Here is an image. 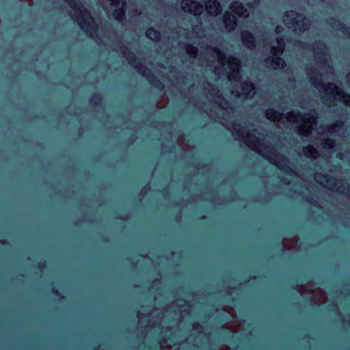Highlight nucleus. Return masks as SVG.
<instances>
[{
  "label": "nucleus",
  "mask_w": 350,
  "mask_h": 350,
  "mask_svg": "<svg viewBox=\"0 0 350 350\" xmlns=\"http://www.w3.org/2000/svg\"><path fill=\"white\" fill-rule=\"evenodd\" d=\"M113 16L116 20L122 21L126 17V1L124 0L120 8H117L113 12Z\"/></svg>",
  "instance_id": "obj_14"
},
{
  "label": "nucleus",
  "mask_w": 350,
  "mask_h": 350,
  "mask_svg": "<svg viewBox=\"0 0 350 350\" xmlns=\"http://www.w3.org/2000/svg\"><path fill=\"white\" fill-rule=\"evenodd\" d=\"M241 40L243 44L248 49H253L256 46V39L249 31L245 30L241 31Z\"/></svg>",
  "instance_id": "obj_8"
},
{
  "label": "nucleus",
  "mask_w": 350,
  "mask_h": 350,
  "mask_svg": "<svg viewBox=\"0 0 350 350\" xmlns=\"http://www.w3.org/2000/svg\"><path fill=\"white\" fill-rule=\"evenodd\" d=\"M208 48L217 56L218 60L220 63H223L226 59L225 54L217 46H208Z\"/></svg>",
  "instance_id": "obj_18"
},
{
  "label": "nucleus",
  "mask_w": 350,
  "mask_h": 350,
  "mask_svg": "<svg viewBox=\"0 0 350 350\" xmlns=\"http://www.w3.org/2000/svg\"><path fill=\"white\" fill-rule=\"evenodd\" d=\"M324 53L321 51V52H317L316 53V59L317 60H321L323 56Z\"/></svg>",
  "instance_id": "obj_34"
},
{
  "label": "nucleus",
  "mask_w": 350,
  "mask_h": 350,
  "mask_svg": "<svg viewBox=\"0 0 350 350\" xmlns=\"http://www.w3.org/2000/svg\"><path fill=\"white\" fill-rule=\"evenodd\" d=\"M315 49L323 51L326 49L325 44L322 40H317L314 43Z\"/></svg>",
  "instance_id": "obj_30"
},
{
  "label": "nucleus",
  "mask_w": 350,
  "mask_h": 350,
  "mask_svg": "<svg viewBox=\"0 0 350 350\" xmlns=\"http://www.w3.org/2000/svg\"><path fill=\"white\" fill-rule=\"evenodd\" d=\"M278 246H281L282 248H281V252H284L285 251V247L284 245L282 244V243H280L278 244Z\"/></svg>",
  "instance_id": "obj_38"
},
{
  "label": "nucleus",
  "mask_w": 350,
  "mask_h": 350,
  "mask_svg": "<svg viewBox=\"0 0 350 350\" xmlns=\"http://www.w3.org/2000/svg\"><path fill=\"white\" fill-rule=\"evenodd\" d=\"M349 324H350V321H349Z\"/></svg>",
  "instance_id": "obj_48"
},
{
  "label": "nucleus",
  "mask_w": 350,
  "mask_h": 350,
  "mask_svg": "<svg viewBox=\"0 0 350 350\" xmlns=\"http://www.w3.org/2000/svg\"><path fill=\"white\" fill-rule=\"evenodd\" d=\"M283 16L289 20L288 24L295 27V30H298L301 33L304 32L311 25L309 18L295 10L285 12Z\"/></svg>",
  "instance_id": "obj_6"
},
{
  "label": "nucleus",
  "mask_w": 350,
  "mask_h": 350,
  "mask_svg": "<svg viewBox=\"0 0 350 350\" xmlns=\"http://www.w3.org/2000/svg\"><path fill=\"white\" fill-rule=\"evenodd\" d=\"M254 89H255L254 85L252 82L245 81L243 83L242 90L244 92H245L246 94L250 92V90H254Z\"/></svg>",
  "instance_id": "obj_27"
},
{
  "label": "nucleus",
  "mask_w": 350,
  "mask_h": 350,
  "mask_svg": "<svg viewBox=\"0 0 350 350\" xmlns=\"http://www.w3.org/2000/svg\"><path fill=\"white\" fill-rule=\"evenodd\" d=\"M206 10L212 16H217L221 12V5L217 0H209L206 3Z\"/></svg>",
  "instance_id": "obj_10"
},
{
  "label": "nucleus",
  "mask_w": 350,
  "mask_h": 350,
  "mask_svg": "<svg viewBox=\"0 0 350 350\" xmlns=\"http://www.w3.org/2000/svg\"><path fill=\"white\" fill-rule=\"evenodd\" d=\"M220 330H221V337L223 338L222 340H221L220 338H219V340L220 341H223L224 342L225 341V338H230V337H232V334H230V332L227 329V328L226 327H224V325L220 327Z\"/></svg>",
  "instance_id": "obj_26"
},
{
  "label": "nucleus",
  "mask_w": 350,
  "mask_h": 350,
  "mask_svg": "<svg viewBox=\"0 0 350 350\" xmlns=\"http://www.w3.org/2000/svg\"><path fill=\"white\" fill-rule=\"evenodd\" d=\"M44 264V263H42V264H41V263H38V265H37V267H42Z\"/></svg>",
  "instance_id": "obj_45"
},
{
  "label": "nucleus",
  "mask_w": 350,
  "mask_h": 350,
  "mask_svg": "<svg viewBox=\"0 0 350 350\" xmlns=\"http://www.w3.org/2000/svg\"><path fill=\"white\" fill-rule=\"evenodd\" d=\"M75 12L79 13L80 16L78 17L77 22L81 29L86 32L90 33L92 36L96 35L98 26L94 23V20L90 12L86 10L81 2L79 0H64Z\"/></svg>",
  "instance_id": "obj_2"
},
{
  "label": "nucleus",
  "mask_w": 350,
  "mask_h": 350,
  "mask_svg": "<svg viewBox=\"0 0 350 350\" xmlns=\"http://www.w3.org/2000/svg\"><path fill=\"white\" fill-rule=\"evenodd\" d=\"M189 2L191 4H193L196 5V8H202V5L200 4L199 2L193 0H186V2H183V10L185 12H190L191 13V10L190 5L189 4Z\"/></svg>",
  "instance_id": "obj_23"
},
{
  "label": "nucleus",
  "mask_w": 350,
  "mask_h": 350,
  "mask_svg": "<svg viewBox=\"0 0 350 350\" xmlns=\"http://www.w3.org/2000/svg\"><path fill=\"white\" fill-rule=\"evenodd\" d=\"M89 103L93 105H99L103 103V96L100 93H94L89 99Z\"/></svg>",
  "instance_id": "obj_21"
},
{
  "label": "nucleus",
  "mask_w": 350,
  "mask_h": 350,
  "mask_svg": "<svg viewBox=\"0 0 350 350\" xmlns=\"http://www.w3.org/2000/svg\"><path fill=\"white\" fill-rule=\"evenodd\" d=\"M273 154L275 157H278L280 161V162H278L276 163L277 167L279 170L284 171V172H286L287 174L293 172L292 168L287 164L288 159L284 155L280 154L278 153L275 154L273 152Z\"/></svg>",
  "instance_id": "obj_12"
},
{
  "label": "nucleus",
  "mask_w": 350,
  "mask_h": 350,
  "mask_svg": "<svg viewBox=\"0 0 350 350\" xmlns=\"http://www.w3.org/2000/svg\"><path fill=\"white\" fill-rule=\"evenodd\" d=\"M230 8L239 16H241L243 13L247 12L246 9L240 2H235L234 4H232Z\"/></svg>",
  "instance_id": "obj_17"
},
{
  "label": "nucleus",
  "mask_w": 350,
  "mask_h": 350,
  "mask_svg": "<svg viewBox=\"0 0 350 350\" xmlns=\"http://www.w3.org/2000/svg\"><path fill=\"white\" fill-rule=\"evenodd\" d=\"M234 299H228V303L229 304H232L233 302Z\"/></svg>",
  "instance_id": "obj_44"
},
{
  "label": "nucleus",
  "mask_w": 350,
  "mask_h": 350,
  "mask_svg": "<svg viewBox=\"0 0 350 350\" xmlns=\"http://www.w3.org/2000/svg\"><path fill=\"white\" fill-rule=\"evenodd\" d=\"M52 291H53V293H55L56 295H57V296H60V297H61V298H62V299H64V298L63 296H62V295H61V294L59 293V291H58L57 289L53 288Z\"/></svg>",
  "instance_id": "obj_36"
},
{
  "label": "nucleus",
  "mask_w": 350,
  "mask_h": 350,
  "mask_svg": "<svg viewBox=\"0 0 350 350\" xmlns=\"http://www.w3.org/2000/svg\"><path fill=\"white\" fill-rule=\"evenodd\" d=\"M317 118V114L314 109L302 115L299 111H290L287 113V120L290 122H299V120H304V124L301 126L297 128L298 132L301 134V130L304 128H308V133H311V126H308V124H314L316 122Z\"/></svg>",
  "instance_id": "obj_4"
},
{
  "label": "nucleus",
  "mask_w": 350,
  "mask_h": 350,
  "mask_svg": "<svg viewBox=\"0 0 350 350\" xmlns=\"http://www.w3.org/2000/svg\"><path fill=\"white\" fill-rule=\"evenodd\" d=\"M247 136L248 137H252V139L249 140V144L252 145V149L255 152L260 153V152H258L256 149L253 148V146H256V144L258 142V138L254 135H250V134H248V133L247 134Z\"/></svg>",
  "instance_id": "obj_28"
},
{
  "label": "nucleus",
  "mask_w": 350,
  "mask_h": 350,
  "mask_svg": "<svg viewBox=\"0 0 350 350\" xmlns=\"http://www.w3.org/2000/svg\"><path fill=\"white\" fill-rule=\"evenodd\" d=\"M321 145L325 149L332 150L336 146V140L330 137L326 138L322 140Z\"/></svg>",
  "instance_id": "obj_20"
},
{
  "label": "nucleus",
  "mask_w": 350,
  "mask_h": 350,
  "mask_svg": "<svg viewBox=\"0 0 350 350\" xmlns=\"http://www.w3.org/2000/svg\"><path fill=\"white\" fill-rule=\"evenodd\" d=\"M228 64L230 66H235L236 68H233L232 72L228 75V80L232 81L236 79L239 73V68L241 67L240 60L234 56H230L228 58Z\"/></svg>",
  "instance_id": "obj_11"
},
{
  "label": "nucleus",
  "mask_w": 350,
  "mask_h": 350,
  "mask_svg": "<svg viewBox=\"0 0 350 350\" xmlns=\"http://www.w3.org/2000/svg\"><path fill=\"white\" fill-rule=\"evenodd\" d=\"M292 288L295 289V290H297V291H299V290L297 289V286H292Z\"/></svg>",
  "instance_id": "obj_46"
},
{
  "label": "nucleus",
  "mask_w": 350,
  "mask_h": 350,
  "mask_svg": "<svg viewBox=\"0 0 350 350\" xmlns=\"http://www.w3.org/2000/svg\"><path fill=\"white\" fill-rule=\"evenodd\" d=\"M185 49L191 56L195 57L198 53V49L191 44H185Z\"/></svg>",
  "instance_id": "obj_24"
},
{
  "label": "nucleus",
  "mask_w": 350,
  "mask_h": 350,
  "mask_svg": "<svg viewBox=\"0 0 350 350\" xmlns=\"http://www.w3.org/2000/svg\"><path fill=\"white\" fill-rule=\"evenodd\" d=\"M217 97L221 100L220 107L222 109H226L228 112L233 111L234 107L228 100L225 99L221 94L218 95Z\"/></svg>",
  "instance_id": "obj_19"
},
{
  "label": "nucleus",
  "mask_w": 350,
  "mask_h": 350,
  "mask_svg": "<svg viewBox=\"0 0 350 350\" xmlns=\"http://www.w3.org/2000/svg\"><path fill=\"white\" fill-rule=\"evenodd\" d=\"M350 191V186L348 183H345L338 187V192L340 193H348Z\"/></svg>",
  "instance_id": "obj_29"
},
{
  "label": "nucleus",
  "mask_w": 350,
  "mask_h": 350,
  "mask_svg": "<svg viewBox=\"0 0 350 350\" xmlns=\"http://www.w3.org/2000/svg\"><path fill=\"white\" fill-rule=\"evenodd\" d=\"M310 70L314 73V75L310 78V81L317 89L321 90V89L323 88V93L327 96H338L342 98H350V94L344 92L336 84L329 83L326 85H324L322 83V75L319 70L312 68ZM329 99L331 100L330 96H329Z\"/></svg>",
  "instance_id": "obj_3"
},
{
  "label": "nucleus",
  "mask_w": 350,
  "mask_h": 350,
  "mask_svg": "<svg viewBox=\"0 0 350 350\" xmlns=\"http://www.w3.org/2000/svg\"><path fill=\"white\" fill-rule=\"evenodd\" d=\"M343 125L344 122L340 120H338L335 122L329 124L327 127V129L329 133H334L337 128L341 129Z\"/></svg>",
  "instance_id": "obj_22"
},
{
  "label": "nucleus",
  "mask_w": 350,
  "mask_h": 350,
  "mask_svg": "<svg viewBox=\"0 0 350 350\" xmlns=\"http://www.w3.org/2000/svg\"><path fill=\"white\" fill-rule=\"evenodd\" d=\"M207 84L208 86H210L211 88V92H212V94H215V92H218L219 90L217 88H216L213 85H212L211 83L207 82Z\"/></svg>",
  "instance_id": "obj_31"
},
{
  "label": "nucleus",
  "mask_w": 350,
  "mask_h": 350,
  "mask_svg": "<svg viewBox=\"0 0 350 350\" xmlns=\"http://www.w3.org/2000/svg\"><path fill=\"white\" fill-rule=\"evenodd\" d=\"M304 154L306 157H313L317 154V150L312 146H308L304 149Z\"/></svg>",
  "instance_id": "obj_25"
},
{
  "label": "nucleus",
  "mask_w": 350,
  "mask_h": 350,
  "mask_svg": "<svg viewBox=\"0 0 350 350\" xmlns=\"http://www.w3.org/2000/svg\"><path fill=\"white\" fill-rule=\"evenodd\" d=\"M0 244L2 245H10V243L5 239H2L0 241Z\"/></svg>",
  "instance_id": "obj_35"
},
{
  "label": "nucleus",
  "mask_w": 350,
  "mask_h": 350,
  "mask_svg": "<svg viewBox=\"0 0 350 350\" xmlns=\"http://www.w3.org/2000/svg\"><path fill=\"white\" fill-rule=\"evenodd\" d=\"M347 81L350 83V72L346 75Z\"/></svg>",
  "instance_id": "obj_41"
},
{
  "label": "nucleus",
  "mask_w": 350,
  "mask_h": 350,
  "mask_svg": "<svg viewBox=\"0 0 350 350\" xmlns=\"http://www.w3.org/2000/svg\"><path fill=\"white\" fill-rule=\"evenodd\" d=\"M223 22L225 27L229 31H233L237 25L236 16L229 12H226L223 15Z\"/></svg>",
  "instance_id": "obj_9"
},
{
  "label": "nucleus",
  "mask_w": 350,
  "mask_h": 350,
  "mask_svg": "<svg viewBox=\"0 0 350 350\" xmlns=\"http://www.w3.org/2000/svg\"><path fill=\"white\" fill-rule=\"evenodd\" d=\"M161 342H162L163 343H166V342H167V339H166L165 337H163V338H161Z\"/></svg>",
  "instance_id": "obj_43"
},
{
  "label": "nucleus",
  "mask_w": 350,
  "mask_h": 350,
  "mask_svg": "<svg viewBox=\"0 0 350 350\" xmlns=\"http://www.w3.org/2000/svg\"><path fill=\"white\" fill-rule=\"evenodd\" d=\"M149 189V187H144L142 189V193H146L148 191V190Z\"/></svg>",
  "instance_id": "obj_39"
},
{
  "label": "nucleus",
  "mask_w": 350,
  "mask_h": 350,
  "mask_svg": "<svg viewBox=\"0 0 350 350\" xmlns=\"http://www.w3.org/2000/svg\"><path fill=\"white\" fill-rule=\"evenodd\" d=\"M282 31H283V29H282V27H280V26H277V27H276V28H275V32H276L277 33H279L282 32Z\"/></svg>",
  "instance_id": "obj_37"
},
{
  "label": "nucleus",
  "mask_w": 350,
  "mask_h": 350,
  "mask_svg": "<svg viewBox=\"0 0 350 350\" xmlns=\"http://www.w3.org/2000/svg\"><path fill=\"white\" fill-rule=\"evenodd\" d=\"M234 126H235L234 127V129L235 131H237V127H236V126H239V127H241V126H242V125H241V124H235V123H234Z\"/></svg>",
  "instance_id": "obj_42"
},
{
  "label": "nucleus",
  "mask_w": 350,
  "mask_h": 350,
  "mask_svg": "<svg viewBox=\"0 0 350 350\" xmlns=\"http://www.w3.org/2000/svg\"><path fill=\"white\" fill-rule=\"evenodd\" d=\"M266 118L270 121H274L278 118H283L284 115L274 109L270 108L265 111Z\"/></svg>",
  "instance_id": "obj_15"
},
{
  "label": "nucleus",
  "mask_w": 350,
  "mask_h": 350,
  "mask_svg": "<svg viewBox=\"0 0 350 350\" xmlns=\"http://www.w3.org/2000/svg\"><path fill=\"white\" fill-rule=\"evenodd\" d=\"M146 36L152 40H159L161 33L154 27H149L146 31Z\"/></svg>",
  "instance_id": "obj_16"
},
{
  "label": "nucleus",
  "mask_w": 350,
  "mask_h": 350,
  "mask_svg": "<svg viewBox=\"0 0 350 350\" xmlns=\"http://www.w3.org/2000/svg\"><path fill=\"white\" fill-rule=\"evenodd\" d=\"M205 218H206V216H204V215H203V216H201V217H200V219H205Z\"/></svg>",
  "instance_id": "obj_47"
},
{
  "label": "nucleus",
  "mask_w": 350,
  "mask_h": 350,
  "mask_svg": "<svg viewBox=\"0 0 350 350\" xmlns=\"http://www.w3.org/2000/svg\"><path fill=\"white\" fill-rule=\"evenodd\" d=\"M121 48L122 49V55L128 60L129 64L133 66L135 65V68L137 70V72L144 77L150 84L156 89L162 90L164 88L163 83L148 68L137 59L135 52L125 46H121Z\"/></svg>",
  "instance_id": "obj_1"
},
{
  "label": "nucleus",
  "mask_w": 350,
  "mask_h": 350,
  "mask_svg": "<svg viewBox=\"0 0 350 350\" xmlns=\"http://www.w3.org/2000/svg\"><path fill=\"white\" fill-rule=\"evenodd\" d=\"M327 24L333 29L340 31L350 40V27L344 23L334 18L327 20Z\"/></svg>",
  "instance_id": "obj_7"
},
{
  "label": "nucleus",
  "mask_w": 350,
  "mask_h": 350,
  "mask_svg": "<svg viewBox=\"0 0 350 350\" xmlns=\"http://www.w3.org/2000/svg\"><path fill=\"white\" fill-rule=\"evenodd\" d=\"M113 4L116 5V6H118L120 4V0H115L113 1Z\"/></svg>",
  "instance_id": "obj_40"
},
{
  "label": "nucleus",
  "mask_w": 350,
  "mask_h": 350,
  "mask_svg": "<svg viewBox=\"0 0 350 350\" xmlns=\"http://www.w3.org/2000/svg\"><path fill=\"white\" fill-rule=\"evenodd\" d=\"M278 46H273L271 49V53L273 56H269L265 59L267 64L273 66V68H284L285 61L280 57L284 50V40L283 38H277Z\"/></svg>",
  "instance_id": "obj_5"
},
{
  "label": "nucleus",
  "mask_w": 350,
  "mask_h": 350,
  "mask_svg": "<svg viewBox=\"0 0 350 350\" xmlns=\"http://www.w3.org/2000/svg\"><path fill=\"white\" fill-rule=\"evenodd\" d=\"M330 306V310L333 312H337L338 311V307L336 304H332Z\"/></svg>",
  "instance_id": "obj_32"
},
{
  "label": "nucleus",
  "mask_w": 350,
  "mask_h": 350,
  "mask_svg": "<svg viewBox=\"0 0 350 350\" xmlns=\"http://www.w3.org/2000/svg\"><path fill=\"white\" fill-rule=\"evenodd\" d=\"M327 178L326 182L329 184V185L332 187H334L337 185V178L335 177H329L328 175H325L321 173H316L314 176V180L317 183H320L323 179Z\"/></svg>",
  "instance_id": "obj_13"
},
{
  "label": "nucleus",
  "mask_w": 350,
  "mask_h": 350,
  "mask_svg": "<svg viewBox=\"0 0 350 350\" xmlns=\"http://www.w3.org/2000/svg\"><path fill=\"white\" fill-rule=\"evenodd\" d=\"M220 317H221L223 321H228L230 319L229 315L224 312H221L220 314Z\"/></svg>",
  "instance_id": "obj_33"
}]
</instances>
